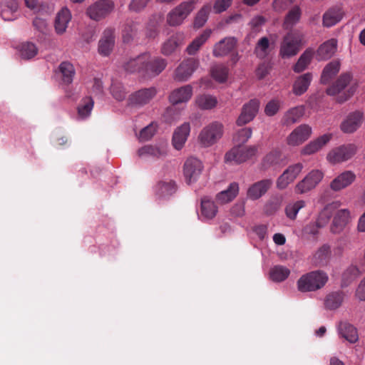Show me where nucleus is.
Masks as SVG:
<instances>
[{
	"label": "nucleus",
	"mask_w": 365,
	"mask_h": 365,
	"mask_svg": "<svg viewBox=\"0 0 365 365\" xmlns=\"http://www.w3.org/2000/svg\"><path fill=\"white\" fill-rule=\"evenodd\" d=\"M328 281L327 274L321 270L303 274L297 281V288L302 292H314L322 288Z\"/></svg>",
	"instance_id": "1"
},
{
	"label": "nucleus",
	"mask_w": 365,
	"mask_h": 365,
	"mask_svg": "<svg viewBox=\"0 0 365 365\" xmlns=\"http://www.w3.org/2000/svg\"><path fill=\"white\" fill-rule=\"evenodd\" d=\"M223 135V125L217 121L212 122L202 129L198 142L202 147L208 148L215 144Z\"/></svg>",
	"instance_id": "2"
},
{
	"label": "nucleus",
	"mask_w": 365,
	"mask_h": 365,
	"mask_svg": "<svg viewBox=\"0 0 365 365\" xmlns=\"http://www.w3.org/2000/svg\"><path fill=\"white\" fill-rule=\"evenodd\" d=\"M197 0L183 1L167 15V23L171 26L180 25L195 9Z\"/></svg>",
	"instance_id": "3"
},
{
	"label": "nucleus",
	"mask_w": 365,
	"mask_h": 365,
	"mask_svg": "<svg viewBox=\"0 0 365 365\" xmlns=\"http://www.w3.org/2000/svg\"><path fill=\"white\" fill-rule=\"evenodd\" d=\"M351 75L349 73L341 74L336 81L327 89V93L329 96L338 95L336 101L341 103L347 101L354 93L355 88H349L347 93L341 95V92L346 88L351 80Z\"/></svg>",
	"instance_id": "4"
},
{
	"label": "nucleus",
	"mask_w": 365,
	"mask_h": 365,
	"mask_svg": "<svg viewBox=\"0 0 365 365\" xmlns=\"http://www.w3.org/2000/svg\"><path fill=\"white\" fill-rule=\"evenodd\" d=\"M301 36L296 31L288 32L280 44L279 55L282 58H288L297 54L299 51Z\"/></svg>",
	"instance_id": "5"
},
{
	"label": "nucleus",
	"mask_w": 365,
	"mask_h": 365,
	"mask_svg": "<svg viewBox=\"0 0 365 365\" xmlns=\"http://www.w3.org/2000/svg\"><path fill=\"white\" fill-rule=\"evenodd\" d=\"M257 151V147L255 145L249 147L237 145L225 154V160L227 163L240 164L255 155Z\"/></svg>",
	"instance_id": "6"
},
{
	"label": "nucleus",
	"mask_w": 365,
	"mask_h": 365,
	"mask_svg": "<svg viewBox=\"0 0 365 365\" xmlns=\"http://www.w3.org/2000/svg\"><path fill=\"white\" fill-rule=\"evenodd\" d=\"M324 178V173L319 170H311L302 180L299 181L294 187V192L303 195L314 190Z\"/></svg>",
	"instance_id": "7"
},
{
	"label": "nucleus",
	"mask_w": 365,
	"mask_h": 365,
	"mask_svg": "<svg viewBox=\"0 0 365 365\" xmlns=\"http://www.w3.org/2000/svg\"><path fill=\"white\" fill-rule=\"evenodd\" d=\"M303 168L304 165L301 163L289 165L277 179L276 186L277 189L284 190L287 188L290 183L295 180Z\"/></svg>",
	"instance_id": "8"
},
{
	"label": "nucleus",
	"mask_w": 365,
	"mask_h": 365,
	"mask_svg": "<svg viewBox=\"0 0 365 365\" xmlns=\"http://www.w3.org/2000/svg\"><path fill=\"white\" fill-rule=\"evenodd\" d=\"M203 170L202 163L195 158H189L186 160L183 166V173L185 181L191 184L197 180Z\"/></svg>",
	"instance_id": "9"
},
{
	"label": "nucleus",
	"mask_w": 365,
	"mask_h": 365,
	"mask_svg": "<svg viewBox=\"0 0 365 365\" xmlns=\"http://www.w3.org/2000/svg\"><path fill=\"white\" fill-rule=\"evenodd\" d=\"M199 66V61L195 58L184 59L176 68L174 78L178 81H186Z\"/></svg>",
	"instance_id": "10"
},
{
	"label": "nucleus",
	"mask_w": 365,
	"mask_h": 365,
	"mask_svg": "<svg viewBox=\"0 0 365 365\" xmlns=\"http://www.w3.org/2000/svg\"><path fill=\"white\" fill-rule=\"evenodd\" d=\"M260 102L258 99H251L249 102L244 104L241 113L236 120V124L238 126H242L251 122L257 115Z\"/></svg>",
	"instance_id": "11"
},
{
	"label": "nucleus",
	"mask_w": 365,
	"mask_h": 365,
	"mask_svg": "<svg viewBox=\"0 0 365 365\" xmlns=\"http://www.w3.org/2000/svg\"><path fill=\"white\" fill-rule=\"evenodd\" d=\"M113 9V3L110 0H100L87 9V14L95 21L106 17Z\"/></svg>",
	"instance_id": "12"
},
{
	"label": "nucleus",
	"mask_w": 365,
	"mask_h": 365,
	"mask_svg": "<svg viewBox=\"0 0 365 365\" xmlns=\"http://www.w3.org/2000/svg\"><path fill=\"white\" fill-rule=\"evenodd\" d=\"M356 153V147L352 144L342 145L331 150L327 155L331 163H339L350 159Z\"/></svg>",
	"instance_id": "13"
},
{
	"label": "nucleus",
	"mask_w": 365,
	"mask_h": 365,
	"mask_svg": "<svg viewBox=\"0 0 365 365\" xmlns=\"http://www.w3.org/2000/svg\"><path fill=\"white\" fill-rule=\"evenodd\" d=\"M146 63L144 66L145 77H155L158 76L166 67L167 61L160 57H151L149 53H146Z\"/></svg>",
	"instance_id": "14"
},
{
	"label": "nucleus",
	"mask_w": 365,
	"mask_h": 365,
	"mask_svg": "<svg viewBox=\"0 0 365 365\" xmlns=\"http://www.w3.org/2000/svg\"><path fill=\"white\" fill-rule=\"evenodd\" d=\"M312 134V128L307 124L297 126L287 138V143L297 146L307 140Z\"/></svg>",
	"instance_id": "15"
},
{
	"label": "nucleus",
	"mask_w": 365,
	"mask_h": 365,
	"mask_svg": "<svg viewBox=\"0 0 365 365\" xmlns=\"http://www.w3.org/2000/svg\"><path fill=\"white\" fill-rule=\"evenodd\" d=\"M156 93L157 91L154 87L140 89L132 93L129 96L128 101L130 105L142 106L148 103Z\"/></svg>",
	"instance_id": "16"
},
{
	"label": "nucleus",
	"mask_w": 365,
	"mask_h": 365,
	"mask_svg": "<svg viewBox=\"0 0 365 365\" xmlns=\"http://www.w3.org/2000/svg\"><path fill=\"white\" fill-rule=\"evenodd\" d=\"M350 220V212L348 209H341L336 212L330 226L333 234L341 233Z\"/></svg>",
	"instance_id": "17"
},
{
	"label": "nucleus",
	"mask_w": 365,
	"mask_h": 365,
	"mask_svg": "<svg viewBox=\"0 0 365 365\" xmlns=\"http://www.w3.org/2000/svg\"><path fill=\"white\" fill-rule=\"evenodd\" d=\"M237 43V40L235 37H226L215 44L212 54L215 57H222L232 53Z\"/></svg>",
	"instance_id": "18"
},
{
	"label": "nucleus",
	"mask_w": 365,
	"mask_h": 365,
	"mask_svg": "<svg viewBox=\"0 0 365 365\" xmlns=\"http://www.w3.org/2000/svg\"><path fill=\"white\" fill-rule=\"evenodd\" d=\"M283 162L284 157L282 150L279 148H274L267 153L262 158L260 168L262 170H267L279 166Z\"/></svg>",
	"instance_id": "19"
},
{
	"label": "nucleus",
	"mask_w": 365,
	"mask_h": 365,
	"mask_svg": "<svg viewBox=\"0 0 365 365\" xmlns=\"http://www.w3.org/2000/svg\"><path fill=\"white\" fill-rule=\"evenodd\" d=\"M115 44V30L108 28L104 30L98 43V52L103 56H108Z\"/></svg>",
	"instance_id": "20"
},
{
	"label": "nucleus",
	"mask_w": 365,
	"mask_h": 365,
	"mask_svg": "<svg viewBox=\"0 0 365 365\" xmlns=\"http://www.w3.org/2000/svg\"><path fill=\"white\" fill-rule=\"evenodd\" d=\"M363 114L359 111L349 113L346 119L341 123V130L345 133L355 132L362 124Z\"/></svg>",
	"instance_id": "21"
},
{
	"label": "nucleus",
	"mask_w": 365,
	"mask_h": 365,
	"mask_svg": "<svg viewBox=\"0 0 365 365\" xmlns=\"http://www.w3.org/2000/svg\"><path fill=\"white\" fill-rule=\"evenodd\" d=\"M271 179H264L253 183L247 190V197L253 200L263 196L272 187Z\"/></svg>",
	"instance_id": "22"
},
{
	"label": "nucleus",
	"mask_w": 365,
	"mask_h": 365,
	"mask_svg": "<svg viewBox=\"0 0 365 365\" xmlns=\"http://www.w3.org/2000/svg\"><path fill=\"white\" fill-rule=\"evenodd\" d=\"M190 133V125L189 123H184L178 127L173 135L172 143L173 147L178 150H181Z\"/></svg>",
	"instance_id": "23"
},
{
	"label": "nucleus",
	"mask_w": 365,
	"mask_h": 365,
	"mask_svg": "<svg viewBox=\"0 0 365 365\" xmlns=\"http://www.w3.org/2000/svg\"><path fill=\"white\" fill-rule=\"evenodd\" d=\"M356 180V175L352 171H344L336 177L330 183V188L335 191H340L350 185Z\"/></svg>",
	"instance_id": "24"
},
{
	"label": "nucleus",
	"mask_w": 365,
	"mask_h": 365,
	"mask_svg": "<svg viewBox=\"0 0 365 365\" xmlns=\"http://www.w3.org/2000/svg\"><path fill=\"white\" fill-rule=\"evenodd\" d=\"M192 96V88L190 85H185L175 89L169 96L171 104L178 105L187 103Z\"/></svg>",
	"instance_id": "25"
},
{
	"label": "nucleus",
	"mask_w": 365,
	"mask_h": 365,
	"mask_svg": "<svg viewBox=\"0 0 365 365\" xmlns=\"http://www.w3.org/2000/svg\"><path fill=\"white\" fill-rule=\"evenodd\" d=\"M185 36L183 33H175L165 41L161 47V53L165 56H170L174 53L178 48L184 43Z\"/></svg>",
	"instance_id": "26"
},
{
	"label": "nucleus",
	"mask_w": 365,
	"mask_h": 365,
	"mask_svg": "<svg viewBox=\"0 0 365 365\" xmlns=\"http://www.w3.org/2000/svg\"><path fill=\"white\" fill-rule=\"evenodd\" d=\"M331 138V134H324L306 145L301 150L303 155H310L320 150Z\"/></svg>",
	"instance_id": "27"
},
{
	"label": "nucleus",
	"mask_w": 365,
	"mask_h": 365,
	"mask_svg": "<svg viewBox=\"0 0 365 365\" xmlns=\"http://www.w3.org/2000/svg\"><path fill=\"white\" fill-rule=\"evenodd\" d=\"M71 20V13L70 10L66 7L62 8L58 12L55 19L54 28L56 32L59 35L64 34Z\"/></svg>",
	"instance_id": "28"
},
{
	"label": "nucleus",
	"mask_w": 365,
	"mask_h": 365,
	"mask_svg": "<svg viewBox=\"0 0 365 365\" xmlns=\"http://www.w3.org/2000/svg\"><path fill=\"white\" fill-rule=\"evenodd\" d=\"M337 48V41L334 38L324 42L317 51V58L319 61L327 60L335 53Z\"/></svg>",
	"instance_id": "29"
},
{
	"label": "nucleus",
	"mask_w": 365,
	"mask_h": 365,
	"mask_svg": "<svg viewBox=\"0 0 365 365\" xmlns=\"http://www.w3.org/2000/svg\"><path fill=\"white\" fill-rule=\"evenodd\" d=\"M146 53H143L131 58L124 64V68L129 73H139L144 76V66L146 63Z\"/></svg>",
	"instance_id": "30"
},
{
	"label": "nucleus",
	"mask_w": 365,
	"mask_h": 365,
	"mask_svg": "<svg viewBox=\"0 0 365 365\" xmlns=\"http://www.w3.org/2000/svg\"><path fill=\"white\" fill-rule=\"evenodd\" d=\"M312 81V74L306 73L297 78L292 86V92L296 96H302L308 89Z\"/></svg>",
	"instance_id": "31"
},
{
	"label": "nucleus",
	"mask_w": 365,
	"mask_h": 365,
	"mask_svg": "<svg viewBox=\"0 0 365 365\" xmlns=\"http://www.w3.org/2000/svg\"><path fill=\"white\" fill-rule=\"evenodd\" d=\"M239 193L238 183L233 182L230 184L227 189L219 192L216 196L218 203L225 204L233 200Z\"/></svg>",
	"instance_id": "32"
},
{
	"label": "nucleus",
	"mask_w": 365,
	"mask_h": 365,
	"mask_svg": "<svg viewBox=\"0 0 365 365\" xmlns=\"http://www.w3.org/2000/svg\"><path fill=\"white\" fill-rule=\"evenodd\" d=\"M302 10L297 5L293 6L287 14L283 22V28L286 30H292L300 20Z\"/></svg>",
	"instance_id": "33"
},
{
	"label": "nucleus",
	"mask_w": 365,
	"mask_h": 365,
	"mask_svg": "<svg viewBox=\"0 0 365 365\" xmlns=\"http://www.w3.org/2000/svg\"><path fill=\"white\" fill-rule=\"evenodd\" d=\"M211 34V30H205L199 36L196 37L187 47L186 51L189 55H195L200 47L207 41Z\"/></svg>",
	"instance_id": "34"
},
{
	"label": "nucleus",
	"mask_w": 365,
	"mask_h": 365,
	"mask_svg": "<svg viewBox=\"0 0 365 365\" xmlns=\"http://www.w3.org/2000/svg\"><path fill=\"white\" fill-rule=\"evenodd\" d=\"M341 18L342 12L340 8H331L323 15V25L326 27H331L339 22Z\"/></svg>",
	"instance_id": "35"
},
{
	"label": "nucleus",
	"mask_w": 365,
	"mask_h": 365,
	"mask_svg": "<svg viewBox=\"0 0 365 365\" xmlns=\"http://www.w3.org/2000/svg\"><path fill=\"white\" fill-rule=\"evenodd\" d=\"M340 63L339 61H332L323 69L321 76V82L323 84L328 83L339 71Z\"/></svg>",
	"instance_id": "36"
},
{
	"label": "nucleus",
	"mask_w": 365,
	"mask_h": 365,
	"mask_svg": "<svg viewBox=\"0 0 365 365\" xmlns=\"http://www.w3.org/2000/svg\"><path fill=\"white\" fill-rule=\"evenodd\" d=\"M331 253L330 247L327 245H324L320 247L314 253L312 258V262L315 266L325 265L329 258Z\"/></svg>",
	"instance_id": "37"
},
{
	"label": "nucleus",
	"mask_w": 365,
	"mask_h": 365,
	"mask_svg": "<svg viewBox=\"0 0 365 365\" xmlns=\"http://www.w3.org/2000/svg\"><path fill=\"white\" fill-rule=\"evenodd\" d=\"M339 329L341 336L350 343H354L358 340L357 331L353 325L346 322H341L339 324Z\"/></svg>",
	"instance_id": "38"
},
{
	"label": "nucleus",
	"mask_w": 365,
	"mask_h": 365,
	"mask_svg": "<svg viewBox=\"0 0 365 365\" xmlns=\"http://www.w3.org/2000/svg\"><path fill=\"white\" fill-rule=\"evenodd\" d=\"M138 24L135 21H128L122 30V38L124 43L131 42L138 35Z\"/></svg>",
	"instance_id": "39"
},
{
	"label": "nucleus",
	"mask_w": 365,
	"mask_h": 365,
	"mask_svg": "<svg viewBox=\"0 0 365 365\" xmlns=\"http://www.w3.org/2000/svg\"><path fill=\"white\" fill-rule=\"evenodd\" d=\"M304 114V108L302 107H294L287 111L282 119L283 125H290L299 120Z\"/></svg>",
	"instance_id": "40"
},
{
	"label": "nucleus",
	"mask_w": 365,
	"mask_h": 365,
	"mask_svg": "<svg viewBox=\"0 0 365 365\" xmlns=\"http://www.w3.org/2000/svg\"><path fill=\"white\" fill-rule=\"evenodd\" d=\"M62 76V81L66 84H71L73 82L76 71L73 65L68 61H63L58 66Z\"/></svg>",
	"instance_id": "41"
},
{
	"label": "nucleus",
	"mask_w": 365,
	"mask_h": 365,
	"mask_svg": "<svg viewBox=\"0 0 365 365\" xmlns=\"http://www.w3.org/2000/svg\"><path fill=\"white\" fill-rule=\"evenodd\" d=\"M140 157H153L158 158L166 155V150L164 148H159L153 145H145L138 150Z\"/></svg>",
	"instance_id": "42"
},
{
	"label": "nucleus",
	"mask_w": 365,
	"mask_h": 365,
	"mask_svg": "<svg viewBox=\"0 0 365 365\" xmlns=\"http://www.w3.org/2000/svg\"><path fill=\"white\" fill-rule=\"evenodd\" d=\"M344 294L341 292H333L329 294L325 299V307L330 310L339 308L343 302Z\"/></svg>",
	"instance_id": "43"
},
{
	"label": "nucleus",
	"mask_w": 365,
	"mask_h": 365,
	"mask_svg": "<svg viewBox=\"0 0 365 365\" xmlns=\"http://www.w3.org/2000/svg\"><path fill=\"white\" fill-rule=\"evenodd\" d=\"M211 9V4H206L198 11L194 19L193 26L195 28L200 29L205 25L208 19Z\"/></svg>",
	"instance_id": "44"
},
{
	"label": "nucleus",
	"mask_w": 365,
	"mask_h": 365,
	"mask_svg": "<svg viewBox=\"0 0 365 365\" xmlns=\"http://www.w3.org/2000/svg\"><path fill=\"white\" fill-rule=\"evenodd\" d=\"M269 40L264 36L259 38L255 46L254 53L260 59L265 58L269 53Z\"/></svg>",
	"instance_id": "45"
},
{
	"label": "nucleus",
	"mask_w": 365,
	"mask_h": 365,
	"mask_svg": "<svg viewBox=\"0 0 365 365\" xmlns=\"http://www.w3.org/2000/svg\"><path fill=\"white\" fill-rule=\"evenodd\" d=\"M217 209L214 202L207 197H204L201 201V214L207 219H212L217 214Z\"/></svg>",
	"instance_id": "46"
},
{
	"label": "nucleus",
	"mask_w": 365,
	"mask_h": 365,
	"mask_svg": "<svg viewBox=\"0 0 365 365\" xmlns=\"http://www.w3.org/2000/svg\"><path fill=\"white\" fill-rule=\"evenodd\" d=\"M313 57V52L311 50H306L299 58L294 66L293 70L296 73H301L307 68Z\"/></svg>",
	"instance_id": "47"
},
{
	"label": "nucleus",
	"mask_w": 365,
	"mask_h": 365,
	"mask_svg": "<svg viewBox=\"0 0 365 365\" xmlns=\"http://www.w3.org/2000/svg\"><path fill=\"white\" fill-rule=\"evenodd\" d=\"M38 48L32 42H24L19 47L21 57L24 59H31L38 53Z\"/></svg>",
	"instance_id": "48"
},
{
	"label": "nucleus",
	"mask_w": 365,
	"mask_h": 365,
	"mask_svg": "<svg viewBox=\"0 0 365 365\" xmlns=\"http://www.w3.org/2000/svg\"><path fill=\"white\" fill-rule=\"evenodd\" d=\"M289 274L290 270L282 265L274 266L271 269L269 272L271 279L277 282L285 280L289 277Z\"/></svg>",
	"instance_id": "49"
},
{
	"label": "nucleus",
	"mask_w": 365,
	"mask_h": 365,
	"mask_svg": "<svg viewBox=\"0 0 365 365\" xmlns=\"http://www.w3.org/2000/svg\"><path fill=\"white\" fill-rule=\"evenodd\" d=\"M195 103L200 108L210 110L216 106L217 101L215 97L205 94L198 96L195 100Z\"/></svg>",
	"instance_id": "50"
},
{
	"label": "nucleus",
	"mask_w": 365,
	"mask_h": 365,
	"mask_svg": "<svg viewBox=\"0 0 365 365\" xmlns=\"http://www.w3.org/2000/svg\"><path fill=\"white\" fill-rule=\"evenodd\" d=\"M359 268L355 265L349 266L342 274V286L346 287L360 274Z\"/></svg>",
	"instance_id": "51"
},
{
	"label": "nucleus",
	"mask_w": 365,
	"mask_h": 365,
	"mask_svg": "<svg viewBox=\"0 0 365 365\" xmlns=\"http://www.w3.org/2000/svg\"><path fill=\"white\" fill-rule=\"evenodd\" d=\"M94 102L91 97H86L82 100L81 103L78 107V116L83 119L90 115L93 109Z\"/></svg>",
	"instance_id": "52"
},
{
	"label": "nucleus",
	"mask_w": 365,
	"mask_h": 365,
	"mask_svg": "<svg viewBox=\"0 0 365 365\" xmlns=\"http://www.w3.org/2000/svg\"><path fill=\"white\" fill-rule=\"evenodd\" d=\"M211 73L217 81L222 83L227 80L228 68L222 64H217L212 67Z\"/></svg>",
	"instance_id": "53"
},
{
	"label": "nucleus",
	"mask_w": 365,
	"mask_h": 365,
	"mask_svg": "<svg viewBox=\"0 0 365 365\" xmlns=\"http://www.w3.org/2000/svg\"><path fill=\"white\" fill-rule=\"evenodd\" d=\"M304 200H298L293 203H289L285 207V213L290 220H295L299 211L305 206Z\"/></svg>",
	"instance_id": "54"
},
{
	"label": "nucleus",
	"mask_w": 365,
	"mask_h": 365,
	"mask_svg": "<svg viewBox=\"0 0 365 365\" xmlns=\"http://www.w3.org/2000/svg\"><path fill=\"white\" fill-rule=\"evenodd\" d=\"M156 189L160 195H172L176 190L175 183L173 180L168 182L160 181L156 185Z\"/></svg>",
	"instance_id": "55"
},
{
	"label": "nucleus",
	"mask_w": 365,
	"mask_h": 365,
	"mask_svg": "<svg viewBox=\"0 0 365 365\" xmlns=\"http://www.w3.org/2000/svg\"><path fill=\"white\" fill-rule=\"evenodd\" d=\"M252 130L251 128H243L240 129L235 135L233 139L237 145H242L245 143L252 136Z\"/></svg>",
	"instance_id": "56"
},
{
	"label": "nucleus",
	"mask_w": 365,
	"mask_h": 365,
	"mask_svg": "<svg viewBox=\"0 0 365 365\" xmlns=\"http://www.w3.org/2000/svg\"><path fill=\"white\" fill-rule=\"evenodd\" d=\"M110 92L113 98L118 101L124 100L127 93L122 83L118 82H113L111 84Z\"/></svg>",
	"instance_id": "57"
},
{
	"label": "nucleus",
	"mask_w": 365,
	"mask_h": 365,
	"mask_svg": "<svg viewBox=\"0 0 365 365\" xmlns=\"http://www.w3.org/2000/svg\"><path fill=\"white\" fill-rule=\"evenodd\" d=\"M334 205H329L326 206L319 213L316 222L318 223L319 227H324L329 222L331 216V210Z\"/></svg>",
	"instance_id": "58"
},
{
	"label": "nucleus",
	"mask_w": 365,
	"mask_h": 365,
	"mask_svg": "<svg viewBox=\"0 0 365 365\" xmlns=\"http://www.w3.org/2000/svg\"><path fill=\"white\" fill-rule=\"evenodd\" d=\"M321 228L322 227H319L317 222H310L304 226L302 230V233L304 235L310 236L313 239L317 240L319 234V229Z\"/></svg>",
	"instance_id": "59"
},
{
	"label": "nucleus",
	"mask_w": 365,
	"mask_h": 365,
	"mask_svg": "<svg viewBox=\"0 0 365 365\" xmlns=\"http://www.w3.org/2000/svg\"><path fill=\"white\" fill-rule=\"evenodd\" d=\"M176 106L177 105L172 104L171 106L166 109L164 113V118L168 123H171L179 118L180 110L176 107Z\"/></svg>",
	"instance_id": "60"
},
{
	"label": "nucleus",
	"mask_w": 365,
	"mask_h": 365,
	"mask_svg": "<svg viewBox=\"0 0 365 365\" xmlns=\"http://www.w3.org/2000/svg\"><path fill=\"white\" fill-rule=\"evenodd\" d=\"M33 26L36 31L40 33L41 35H46L48 31V27L47 21L39 17H36L33 21Z\"/></svg>",
	"instance_id": "61"
},
{
	"label": "nucleus",
	"mask_w": 365,
	"mask_h": 365,
	"mask_svg": "<svg viewBox=\"0 0 365 365\" xmlns=\"http://www.w3.org/2000/svg\"><path fill=\"white\" fill-rule=\"evenodd\" d=\"M156 131V126L153 123L143 128L139 134V139L141 141H146L150 140Z\"/></svg>",
	"instance_id": "62"
},
{
	"label": "nucleus",
	"mask_w": 365,
	"mask_h": 365,
	"mask_svg": "<svg viewBox=\"0 0 365 365\" xmlns=\"http://www.w3.org/2000/svg\"><path fill=\"white\" fill-rule=\"evenodd\" d=\"M279 101L278 100L273 99L267 103L264 108V113L267 116H273L279 111Z\"/></svg>",
	"instance_id": "63"
},
{
	"label": "nucleus",
	"mask_w": 365,
	"mask_h": 365,
	"mask_svg": "<svg viewBox=\"0 0 365 365\" xmlns=\"http://www.w3.org/2000/svg\"><path fill=\"white\" fill-rule=\"evenodd\" d=\"M295 0H274L272 7L276 11H282L287 9Z\"/></svg>",
	"instance_id": "64"
}]
</instances>
